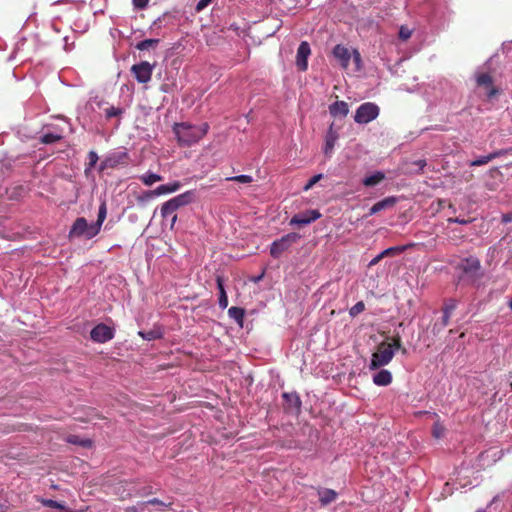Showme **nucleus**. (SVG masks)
Returning <instances> with one entry per match:
<instances>
[{
    "label": "nucleus",
    "instance_id": "f257e3e1",
    "mask_svg": "<svg viewBox=\"0 0 512 512\" xmlns=\"http://www.w3.org/2000/svg\"><path fill=\"white\" fill-rule=\"evenodd\" d=\"M36 147H38V151H43V154H39V160H44V158L49 157L55 153L58 155L54 158V160H64L61 156L62 153H65L68 145L65 140L58 138L57 135L46 133L42 130L38 132Z\"/></svg>",
    "mask_w": 512,
    "mask_h": 512
},
{
    "label": "nucleus",
    "instance_id": "f03ea898",
    "mask_svg": "<svg viewBox=\"0 0 512 512\" xmlns=\"http://www.w3.org/2000/svg\"><path fill=\"white\" fill-rule=\"evenodd\" d=\"M106 215V204L103 202L99 207L97 221L93 224H88L84 217L77 218L70 229L69 237L73 238L84 236L86 239H92L100 232Z\"/></svg>",
    "mask_w": 512,
    "mask_h": 512
},
{
    "label": "nucleus",
    "instance_id": "7ed1b4c3",
    "mask_svg": "<svg viewBox=\"0 0 512 512\" xmlns=\"http://www.w3.org/2000/svg\"><path fill=\"white\" fill-rule=\"evenodd\" d=\"M209 129L207 123L192 125L189 123H175L173 132L181 145H191L203 138Z\"/></svg>",
    "mask_w": 512,
    "mask_h": 512
},
{
    "label": "nucleus",
    "instance_id": "20e7f679",
    "mask_svg": "<svg viewBox=\"0 0 512 512\" xmlns=\"http://www.w3.org/2000/svg\"><path fill=\"white\" fill-rule=\"evenodd\" d=\"M393 356L394 351L391 346L387 342H381L377 351L372 354L370 369L374 370L387 365L393 359Z\"/></svg>",
    "mask_w": 512,
    "mask_h": 512
},
{
    "label": "nucleus",
    "instance_id": "39448f33",
    "mask_svg": "<svg viewBox=\"0 0 512 512\" xmlns=\"http://www.w3.org/2000/svg\"><path fill=\"white\" fill-rule=\"evenodd\" d=\"M379 112L380 109L375 103L365 102L357 108L354 120L358 124H367L376 119Z\"/></svg>",
    "mask_w": 512,
    "mask_h": 512
},
{
    "label": "nucleus",
    "instance_id": "423d86ee",
    "mask_svg": "<svg viewBox=\"0 0 512 512\" xmlns=\"http://www.w3.org/2000/svg\"><path fill=\"white\" fill-rule=\"evenodd\" d=\"M300 239V235L292 232L275 240L270 246V254L273 258H279L283 252L287 251L292 244Z\"/></svg>",
    "mask_w": 512,
    "mask_h": 512
},
{
    "label": "nucleus",
    "instance_id": "0eeeda50",
    "mask_svg": "<svg viewBox=\"0 0 512 512\" xmlns=\"http://www.w3.org/2000/svg\"><path fill=\"white\" fill-rule=\"evenodd\" d=\"M462 273L475 281L481 277V263L477 257H468L463 259L459 264Z\"/></svg>",
    "mask_w": 512,
    "mask_h": 512
},
{
    "label": "nucleus",
    "instance_id": "6e6552de",
    "mask_svg": "<svg viewBox=\"0 0 512 512\" xmlns=\"http://www.w3.org/2000/svg\"><path fill=\"white\" fill-rule=\"evenodd\" d=\"M154 65L147 61H142L131 67V72L139 83H147L151 80Z\"/></svg>",
    "mask_w": 512,
    "mask_h": 512
},
{
    "label": "nucleus",
    "instance_id": "1a4fd4ad",
    "mask_svg": "<svg viewBox=\"0 0 512 512\" xmlns=\"http://www.w3.org/2000/svg\"><path fill=\"white\" fill-rule=\"evenodd\" d=\"M90 337L96 343H105L114 338V329L100 323L91 330Z\"/></svg>",
    "mask_w": 512,
    "mask_h": 512
},
{
    "label": "nucleus",
    "instance_id": "9d476101",
    "mask_svg": "<svg viewBox=\"0 0 512 512\" xmlns=\"http://www.w3.org/2000/svg\"><path fill=\"white\" fill-rule=\"evenodd\" d=\"M283 408L287 413L298 414L301 409V400L296 392H284L282 394Z\"/></svg>",
    "mask_w": 512,
    "mask_h": 512
},
{
    "label": "nucleus",
    "instance_id": "9b49d317",
    "mask_svg": "<svg viewBox=\"0 0 512 512\" xmlns=\"http://www.w3.org/2000/svg\"><path fill=\"white\" fill-rule=\"evenodd\" d=\"M311 54L309 43L303 41L297 49L296 65L300 71H306L308 68V57Z\"/></svg>",
    "mask_w": 512,
    "mask_h": 512
},
{
    "label": "nucleus",
    "instance_id": "f8f14e48",
    "mask_svg": "<svg viewBox=\"0 0 512 512\" xmlns=\"http://www.w3.org/2000/svg\"><path fill=\"white\" fill-rule=\"evenodd\" d=\"M320 216L321 214L319 213L318 210H308L304 213L295 214L291 218L290 224L298 226L307 225L320 218Z\"/></svg>",
    "mask_w": 512,
    "mask_h": 512
},
{
    "label": "nucleus",
    "instance_id": "ddd939ff",
    "mask_svg": "<svg viewBox=\"0 0 512 512\" xmlns=\"http://www.w3.org/2000/svg\"><path fill=\"white\" fill-rule=\"evenodd\" d=\"M334 57L339 61L340 66L343 69H347L349 67V62L352 57V50L347 48L344 45L337 44L332 51Z\"/></svg>",
    "mask_w": 512,
    "mask_h": 512
},
{
    "label": "nucleus",
    "instance_id": "4468645a",
    "mask_svg": "<svg viewBox=\"0 0 512 512\" xmlns=\"http://www.w3.org/2000/svg\"><path fill=\"white\" fill-rule=\"evenodd\" d=\"M397 203V198L394 196L387 197L375 203L369 210V215H374L382 210L394 207Z\"/></svg>",
    "mask_w": 512,
    "mask_h": 512
},
{
    "label": "nucleus",
    "instance_id": "2eb2a0df",
    "mask_svg": "<svg viewBox=\"0 0 512 512\" xmlns=\"http://www.w3.org/2000/svg\"><path fill=\"white\" fill-rule=\"evenodd\" d=\"M386 178V175L382 171H375L370 174H367L362 179V184L365 187H374L379 185L384 179Z\"/></svg>",
    "mask_w": 512,
    "mask_h": 512
},
{
    "label": "nucleus",
    "instance_id": "dca6fc26",
    "mask_svg": "<svg viewBox=\"0 0 512 512\" xmlns=\"http://www.w3.org/2000/svg\"><path fill=\"white\" fill-rule=\"evenodd\" d=\"M477 85L483 86L488 89V96L492 97L496 94V89L493 86V79L488 73H482L477 76Z\"/></svg>",
    "mask_w": 512,
    "mask_h": 512
},
{
    "label": "nucleus",
    "instance_id": "f3484780",
    "mask_svg": "<svg viewBox=\"0 0 512 512\" xmlns=\"http://www.w3.org/2000/svg\"><path fill=\"white\" fill-rule=\"evenodd\" d=\"M329 112L333 117H346L349 113V106L345 101H336L329 106Z\"/></svg>",
    "mask_w": 512,
    "mask_h": 512
},
{
    "label": "nucleus",
    "instance_id": "a211bd4d",
    "mask_svg": "<svg viewBox=\"0 0 512 512\" xmlns=\"http://www.w3.org/2000/svg\"><path fill=\"white\" fill-rule=\"evenodd\" d=\"M181 184L178 181H174L168 184L160 185L151 192V195H163L176 192L180 189Z\"/></svg>",
    "mask_w": 512,
    "mask_h": 512
},
{
    "label": "nucleus",
    "instance_id": "6ab92c4d",
    "mask_svg": "<svg viewBox=\"0 0 512 512\" xmlns=\"http://www.w3.org/2000/svg\"><path fill=\"white\" fill-rule=\"evenodd\" d=\"M194 198H195L194 191H186V192L172 198V201L174 202V204L176 205V207L178 209L182 206L192 203L194 201Z\"/></svg>",
    "mask_w": 512,
    "mask_h": 512
},
{
    "label": "nucleus",
    "instance_id": "aec40b11",
    "mask_svg": "<svg viewBox=\"0 0 512 512\" xmlns=\"http://www.w3.org/2000/svg\"><path fill=\"white\" fill-rule=\"evenodd\" d=\"M373 382L378 386H387L392 382V374L388 370H380L373 376Z\"/></svg>",
    "mask_w": 512,
    "mask_h": 512
},
{
    "label": "nucleus",
    "instance_id": "412c9836",
    "mask_svg": "<svg viewBox=\"0 0 512 512\" xmlns=\"http://www.w3.org/2000/svg\"><path fill=\"white\" fill-rule=\"evenodd\" d=\"M42 131L57 135L58 138L65 140V127L56 123H48L42 126Z\"/></svg>",
    "mask_w": 512,
    "mask_h": 512
},
{
    "label": "nucleus",
    "instance_id": "4be33fe9",
    "mask_svg": "<svg viewBox=\"0 0 512 512\" xmlns=\"http://www.w3.org/2000/svg\"><path fill=\"white\" fill-rule=\"evenodd\" d=\"M177 210L176 205L172 201V199L168 200L161 206V215L163 218L168 217L169 215H173L172 217V223L171 227H173L174 223L176 222L177 216L174 214V212Z\"/></svg>",
    "mask_w": 512,
    "mask_h": 512
},
{
    "label": "nucleus",
    "instance_id": "5701e85b",
    "mask_svg": "<svg viewBox=\"0 0 512 512\" xmlns=\"http://www.w3.org/2000/svg\"><path fill=\"white\" fill-rule=\"evenodd\" d=\"M338 138L337 133L333 130V125L330 126L328 133L326 135V142H325V154L328 155V152L331 151L334 148V144Z\"/></svg>",
    "mask_w": 512,
    "mask_h": 512
},
{
    "label": "nucleus",
    "instance_id": "b1692460",
    "mask_svg": "<svg viewBox=\"0 0 512 512\" xmlns=\"http://www.w3.org/2000/svg\"><path fill=\"white\" fill-rule=\"evenodd\" d=\"M228 315L234 319L240 326L243 325L245 311L243 308L232 306L228 309Z\"/></svg>",
    "mask_w": 512,
    "mask_h": 512
},
{
    "label": "nucleus",
    "instance_id": "393cba45",
    "mask_svg": "<svg viewBox=\"0 0 512 512\" xmlns=\"http://www.w3.org/2000/svg\"><path fill=\"white\" fill-rule=\"evenodd\" d=\"M337 493L331 489H325L320 492V501L323 505H327L336 500Z\"/></svg>",
    "mask_w": 512,
    "mask_h": 512
},
{
    "label": "nucleus",
    "instance_id": "a878e982",
    "mask_svg": "<svg viewBox=\"0 0 512 512\" xmlns=\"http://www.w3.org/2000/svg\"><path fill=\"white\" fill-rule=\"evenodd\" d=\"M139 179L147 186H151L153 185L154 183L158 182V181H161L162 180V177L158 174H155V173H146L142 176L139 177Z\"/></svg>",
    "mask_w": 512,
    "mask_h": 512
},
{
    "label": "nucleus",
    "instance_id": "bb28decb",
    "mask_svg": "<svg viewBox=\"0 0 512 512\" xmlns=\"http://www.w3.org/2000/svg\"><path fill=\"white\" fill-rule=\"evenodd\" d=\"M147 505L157 506L158 509L162 511V510L168 508L171 505V503L167 504V503L163 502L162 500H160L158 498H153V499H150L148 501L142 502L140 504L141 510H143L144 507H146Z\"/></svg>",
    "mask_w": 512,
    "mask_h": 512
},
{
    "label": "nucleus",
    "instance_id": "cd10ccee",
    "mask_svg": "<svg viewBox=\"0 0 512 512\" xmlns=\"http://www.w3.org/2000/svg\"><path fill=\"white\" fill-rule=\"evenodd\" d=\"M159 43L158 39H145L137 43L136 48L140 51L148 50L150 48H155Z\"/></svg>",
    "mask_w": 512,
    "mask_h": 512
},
{
    "label": "nucleus",
    "instance_id": "c85d7f7f",
    "mask_svg": "<svg viewBox=\"0 0 512 512\" xmlns=\"http://www.w3.org/2000/svg\"><path fill=\"white\" fill-rule=\"evenodd\" d=\"M41 503L49 508L57 509L64 512H69L63 503L57 502L52 499H41Z\"/></svg>",
    "mask_w": 512,
    "mask_h": 512
},
{
    "label": "nucleus",
    "instance_id": "c756f323",
    "mask_svg": "<svg viewBox=\"0 0 512 512\" xmlns=\"http://www.w3.org/2000/svg\"><path fill=\"white\" fill-rule=\"evenodd\" d=\"M406 248H407V246L389 247L381 252V256H383V257L394 256L396 254L402 253L403 251H405Z\"/></svg>",
    "mask_w": 512,
    "mask_h": 512
},
{
    "label": "nucleus",
    "instance_id": "7c9ffc66",
    "mask_svg": "<svg viewBox=\"0 0 512 512\" xmlns=\"http://www.w3.org/2000/svg\"><path fill=\"white\" fill-rule=\"evenodd\" d=\"M129 493H128V496L129 497H132V496H147V495H150L153 493L152 491V486H146V487H143L142 489H139V490H136L134 491L133 488L129 489Z\"/></svg>",
    "mask_w": 512,
    "mask_h": 512
},
{
    "label": "nucleus",
    "instance_id": "2f4dec72",
    "mask_svg": "<svg viewBox=\"0 0 512 512\" xmlns=\"http://www.w3.org/2000/svg\"><path fill=\"white\" fill-rule=\"evenodd\" d=\"M68 442L71 443V444H77V445H80L82 447H90L92 442L91 440L89 439H82L80 440L78 436L76 435H71L68 437Z\"/></svg>",
    "mask_w": 512,
    "mask_h": 512
},
{
    "label": "nucleus",
    "instance_id": "473e14b6",
    "mask_svg": "<svg viewBox=\"0 0 512 512\" xmlns=\"http://www.w3.org/2000/svg\"><path fill=\"white\" fill-rule=\"evenodd\" d=\"M388 345L391 346V349H393V351L395 349H400L402 351L403 354H406L407 353V350L406 348L402 347V343H401V337L400 335H396L394 337H392V342L391 343H388Z\"/></svg>",
    "mask_w": 512,
    "mask_h": 512
},
{
    "label": "nucleus",
    "instance_id": "72a5a7b5",
    "mask_svg": "<svg viewBox=\"0 0 512 512\" xmlns=\"http://www.w3.org/2000/svg\"><path fill=\"white\" fill-rule=\"evenodd\" d=\"M365 310V304L363 301L357 302L354 306H352L349 310V314L351 317H356L360 313Z\"/></svg>",
    "mask_w": 512,
    "mask_h": 512
},
{
    "label": "nucleus",
    "instance_id": "f704fd0d",
    "mask_svg": "<svg viewBox=\"0 0 512 512\" xmlns=\"http://www.w3.org/2000/svg\"><path fill=\"white\" fill-rule=\"evenodd\" d=\"M353 62L355 64V71H360L362 69V58L360 52L357 49H352V57Z\"/></svg>",
    "mask_w": 512,
    "mask_h": 512
},
{
    "label": "nucleus",
    "instance_id": "c9c22d12",
    "mask_svg": "<svg viewBox=\"0 0 512 512\" xmlns=\"http://www.w3.org/2000/svg\"><path fill=\"white\" fill-rule=\"evenodd\" d=\"M456 307H457V302H456V300H454V299H449V300L445 303V305H444V307H443V313H444V314H451V315H452V313L454 312V310L456 309Z\"/></svg>",
    "mask_w": 512,
    "mask_h": 512
},
{
    "label": "nucleus",
    "instance_id": "e433bc0d",
    "mask_svg": "<svg viewBox=\"0 0 512 512\" xmlns=\"http://www.w3.org/2000/svg\"><path fill=\"white\" fill-rule=\"evenodd\" d=\"M444 432H445V428L439 423V422H436L434 425H433V428H432V435L436 438V439H439L441 438L443 435H444Z\"/></svg>",
    "mask_w": 512,
    "mask_h": 512
},
{
    "label": "nucleus",
    "instance_id": "4c0bfd02",
    "mask_svg": "<svg viewBox=\"0 0 512 512\" xmlns=\"http://www.w3.org/2000/svg\"><path fill=\"white\" fill-rule=\"evenodd\" d=\"M226 180L236 181L239 183L247 184V183L252 182L253 179L249 175H238V176H234V177H228V178H226Z\"/></svg>",
    "mask_w": 512,
    "mask_h": 512
},
{
    "label": "nucleus",
    "instance_id": "58836bf2",
    "mask_svg": "<svg viewBox=\"0 0 512 512\" xmlns=\"http://www.w3.org/2000/svg\"><path fill=\"white\" fill-rule=\"evenodd\" d=\"M122 114V109L111 106L105 110V115L107 118L116 117Z\"/></svg>",
    "mask_w": 512,
    "mask_h": 512
},
{
    "label": "nucleus",
    "instance_id": "ea45409f",
    "mask_svg": "<svg viewBox=\"0 0 512 512\" xmlns=\"http://www.w3.org/2000/svg\"><path fill=\"white\" fill-rule=\"evenodd\" d=\"M322 178V174L314 175L309 179V181L305 184L304 190L308 191L311 189L320 179Z\"/></svg>",
    "mask_w": 512,
    "mask_h": 512
},
{
    "label": "nucleus",
    "instance_id": "a19ab883",
    "mask_svg": "<svg viewBox=\"0 0 512 512\" xmlns=\"http://www.w3.org/2000/svg\"><path fill=\"white\" fill-rule=\"evenodd\" d=\"M218 303H219V307L221 309L227 308V306H228V297H227L226 292H223V293L219 294V301H218Z\"/></svg>",
    "mask_w": 512,
    "mask_h": 512
},
{
    "label": "nucleus",
    "instance_id": "79ce46f5",
    "mask_svg": "<svg viewBox=\"0 0 512 512\" xmlns=\"http://www.w3.org/2000/svg\"><path fill=\"white\" fill-rule=\"evenodd\" d=\"M449 223H458V224H462V225H466V224H469L472 222V219H464V218H458V217H455V218H448L447 220Z\"/></svg>",
    "mask_w": 512,
    "mask_h": 512
},
{
    "label": "nucleus",
    "instance_id": "37998d69",
    "mask_svg": "<svg viewBox=\"0 0 512 512\" xmlns=\"http://www.w3.org/2000/svg\"><path fill=\"white\" fill-rule=\"evenodd\" d=\"M399 37L402 40H407L411 37V31L408 28L401 27L399 31Z\"/></svg>",
    "mask_w": 512,
    "mask_h": 512
},
{
    "label": "nucleus",
    "instance_id": "c03bdc74",
    "mask_svg": "<svg viewBox=\"0 0 512 512\" xmlns=\"http://www.w3.org/2000/svg\"><path fill=\"white\" fill-rule=\"evenodd\" d=\"M139 334L146 340H153L159 337V335L154 331H149L146 333L140 332Z\"/></svg>",
    "mask_w": 512,
    "mask_h": 512
},
{
    "label": "nucleus",
    "instance_id": "a18cd8bd",
    "mask_svg": "<svg viewBox=\"0 0 512 512\" xmlns=\"http://www.w3.org/2000/svg\"><path fill=\"white\" fill-rule=\"evenodd\" d=\"M212 2V0H200L197 5H196V11L197 12H200L202 11L203 9H205L210 3Z\"/></svg>",
    "mask_w": 512,
    "mask_h": 512
},
{
    "label": "nucleus",
    "instance_id": "49530a36",
    "mask_svg": "<svg viewBox=\"0 0 512 512\" xmlns=\"http://www.w3.org/2000/svg\"><path fill=\"white\" fill-rule=\"evenodd\" d=\"M149 0H132L135 8L143 9L147 6Z\"/></svg>",
    "mask_w": 512,
    "mask_h": 512
},
{
    "label": "nucleus",
    "instance_id": "de8ad7c7",
    "mask_svg": "<svg viewBox=\"0 0 512 512\" xmlns=\"http://www.w3.org/2000/svg\"><path fill=\"white\" fill-rule=\"evenodd\" d=\"M216 283H217V287H218V290H219V294H221V293H223V292H226V291H225V288H224V281H223L222 276L217 275V277H216Z\"/></svg>",
    "mask_w": 512,
    "mask_h": 512
},
{
    "label": "nucleus",
    "instance_id": "09e8293b",
    "mask_svg": "<svg viewBox=\"0 0 512 512\" xmlns=\"http://www.w3.org/2000/svg\"><path fill=\"white\" fill-rule=\"evenodd\" d=\"M383 258H384V257H383V256H381V253H380V254H378L376 257H374V258L370 261L369 266H374V265H376V264H377V263H379Z\"/></svg>",
    "mask_w": 512,
    "mask_h": 512
},
{
    "label": "nucleus",
    "instance_id": "8fccbe9b",
    "mask_svg": "<svg viewBox=\"0 0 512 512\" xmlns=\"http://www.w3.org/2000/svg\"><path fill=\"white\" fill-rule=\"evenodd\" d=\"M512 221V213H505L502 215V222L509 223Z\"/></svg>",
    "mask_w": 512,
    "mask_h": 512
},
{
    "label": "nucleus",
    "instance_id": "3c124183",
    "mask_svg": "<svg viewBox=\"0 0 512 512\" xmlns=\"http://www.w3.org/2000/svg\"><path fill=\"white\" fill-rule=\"evenodd\" d=\"M450 317H451V314H444L443 313V317H442V325L445 327L449 324V321H450Z\"/></svg>",
    "mask_w": 512,
    "mask_h": 512
},
{
    "label": "nucleus",
    "instance_id": "603ef678",
    "mask_svg": "<svg viewBox=\"0 0 512 512\" xmlns=\"http://www.w3.org/2000/svg\"><path fill=\"white\" fill-rule=\"evenodd\" d=\"M91 417L87 419V421H92L94 418H100L99 415L93 410L90 409Z\"/></svg>",
    "mask_w": 512,
    "mask_h": 512
},
{
    "label": "nucleus",
    "instance_id": "864d4df0",
    "mask_svg": "<svg viewBox=\"0 0 512 512\" xmlns=\"http://www.w3.org/2000/svg\"><path fill=\"white\" fill-rule=\"evenodd\" d=\"M124 512H140V510L136 506H130L127 507Z\"/></svg>",
    "mask_w": 512,
    "mask_h": 512
},
{
    "label": "nucleus",
    "instance_id": "5fc2aeb1",
    "mask_svg": "<svg viewBox=\"0 0 512 512\" xmlns=\"http://www.w3.org/2000/svg\"><path fill=\"white\" fill-rule=\"evenodd\" d=\"M89 160H98L97 153L94 151L89 152Z\"/></svg>",
    "mask_w": 512,
    "mask_h": 512
},
{
    "label": "nucleus",
    "instance_id": "6e6d98bb",
    "mask_svg": "<svg viewBox=\"0 0 512 512\" xmlns=\"http://www.w3.org/2000/svg\"><path fill=\"white\" fill-rule=\"evenodd\" d=\"M492 158H494V155H489V156L481 157V158H479L478 160H487V161H490V160H492Z\"/></svg>",
    "mask_w": 512,
    "mask_h": 512
},
{
    "label": "nucleus",
    "instance_id": "4d7b16f0",
    "mask_svg": "<svg viewBox=\"0 0 512 512\" xmlns=\"http://www.w3.org/2000/svg\"><path fill=\"white\" fill-rule=\"evenodd\" d=\"M486 162H480V161H477V162H471V165H476V166H479V165H482V164H485Z\"/></svg>",
    "mask_w": 512,
    "mask_h": 512
},
{
    "label": "nucleus",
    "instance_id": "13d9d810",
    "mask_svg": "<svg viewBox=\"0 0 512 512\" xmlns=\"http://www.w3.org/2000/svg\"><path fill=\"white\" fill-rule=\"evenodd\" d=\"M102 164L99 166V170H104L106 168V162H101Z\"/></svg>",
    "mask_w": 512,
    "mask_h": 512
},
{
    "label": "nucleus",
    "instance_id": "bf43d9fd",
    "mask_svg": "<svg viewBox=\"0 0 512 512\" xmlns=\"http://www.w3.org/2000/svg\"><path fill=\"white\" fill-rule=\"evenodd\" d=\"M415 163H416L417 165H419V169H420V170H422V169H423V167H424V165H420V164H421V163L426 164V162H420V161H417V162H415Z\"/></svg>",
    "mask_w": 512,
    "mask_h": 512
},
{
    "label": "nucleus",
    "instance_id": "052dcab7",
    "mask_svg": "<svg viewBox=\"0 0 512 512\" xmlns=\"http://www.w3.org/2000/svg\"><path fill=\"white\" fill-rule=\"evenodd\" d=\"M96 163L97 162H95V161L89 162V168L95 167Z\"/></svg>",
    "mask_w": 512,
    "mask_h": 512
},
{
    "label": "nucleus",
    "instance_id": "680f3d73",
    "mask_svg": "<svg viewBox=\"0 0 512 512\" xmlns=\"http://www.w3.org/2000/svg\"><path fill=\"white\" fill-rule=\"evenodd\" d=\"M125 483H126L127 485H133V484H135V483H136V481H126Z\"/></svg>",
    "mask_w": 512,
    "mask_h": 512
},
{
    "label": "nucleus",
    "instance_id": "e2e57ef3",
    "mask_svg": "<svg viewBox=\"0 0 512 512\" xmlns=\"http://www.w3.org/2000/svg\"><path fill=\"white\" fill-rule=\"evenodd\" d=\"M508 306L512 310V299L509 301Z\"/></svg>",
    "mask_w": 512,
    "mask_h": 512
},
{
    "label": "nucleus",
    "instance_id": "0e129e2a",
    "mask_svg": "<svg viewBox=\"0 0 512 512\" xmlns=\"http://www.w3.org/2000/svg\"><path fill=\"white\" fill-rule=\"evenodd\" d=\"M66 156H67L68 158H70V157H74V154L70 155L69 153H67V154H66Z\"/></svg>",
    "mask_w": 512,
    "mask_h": 512
},
{
    "label": "nucleus",
    "instance_id": "69168bd1",
    "mask_svg": "<svg viewBox=\"0 0 512 512\" xmlns=\"http://www.w3.org/2000/svg\"><path fill=\"white\" fill-rule=\"evenodd\" d=\"M449 208L455 210L452 204L449 205Z\"/></svg>",
    "mask_w": 512,
    "mask_h": 512
},
{
    "label": "nucleus",
    "instance_id": "338daca9",
    "mask_svg": "<svg viewBox=\"0 0 512 512\" xmlns=\"http://www.w3.org/2000/svg\"><path fill=\"white\" fill-rule=\"evenodd\" d=\"M510 387L512 388V382L510 383Z\"/></svg>",
    "mask_w": 512,
    "mask_h": 512
}]
</instances>
